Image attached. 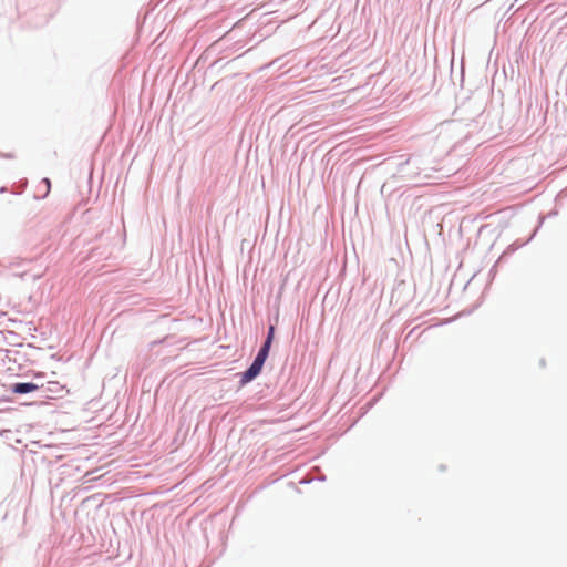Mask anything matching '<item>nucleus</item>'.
I'll return each mask as SVG.
<instances>
[{
	"instance_id": "obj_1",
	"label": "nucleus",
	"mask_w": 567,
	"mask_h": 567,
	"mask_svg": "<svg viewBox=\"0 0 567 567\" xmlns=\"http://www.w3.org/2000/svg\"><path fill=\"white\" fill-rule=\"evenodd\" d=\"M264 364H261L259 361L257 362L254 360L252 364L248 368L247 371H245L241 375V383H248L251 380H254L262 369Z\"/></svg>"
},
{
	"instance_id": "obj_2",
	"label": "nucleus",
	"mask_w": 567,
	"mask_h": 567,
	"mask_svg": "<svg viewBox=\"0 0 567 567\" xmlns=\"http://www.w3.org/2000/svg\"><path fill=\"white\" fill-rule=\"evenodd\" d=\"M38 389V386L34 383H17L13 388V391L16 393H29L33 392Z\"/></svg>"
},
{
	"instance_id": "obj_3",
	"label": "nucleus",
	"mask_w": 567,
	"mask_h": 567,
	"mask_svg": "<svg viewBox=\"0 0 567 567\" xmlns=\"http://www.w3.org/2000/svg\"><path fill=\"white\" fill-rule=\"evenodd\" d=\"M269 341H265L264 346L260 348L257 357L255 358V360L258 362H260L261 364L265 363L266 359L268 358V354H269Z\"/></svg>"
},
{
	"instance_id": "obj_4",
	"label": "nucleus",
	"mask_w": 567,
	"mask_h": 567,
	"mask_svg": "<svg viewBox=\"0 0 567 567\" xmlns=\"http://www.w3.org/2000/svg\"><path fill=\"white\" fill-rule=\"evenodd\" d=\"M274 331H275V329H274V327L271 326V327L269 328L268 337H267V339H266V341H269V347L271 346V342H272Z\"/></svg>"
}]
</instances>
